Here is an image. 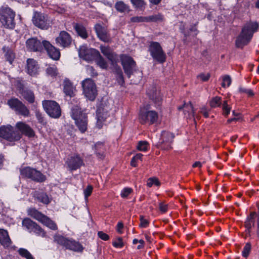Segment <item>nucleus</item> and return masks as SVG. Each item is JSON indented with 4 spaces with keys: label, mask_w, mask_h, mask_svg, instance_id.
<instances>
[{
    "label": "nucleus",
    "mask_w": 259,
    "mask_h": 259,
    "mask_svg": "<svg viewBox=\"0 0 259 259\" xmlns=\"http://www.w3.org/2000/svg\"><path fill=\"white\" fill-rule=\"evenodd\" d=\"M95 148L97 156L102 159L104 157L103 152L104 150V145L101 142H98L95 145Z\"/></svg>",
    "instance_id": "f704fd0d"
},
{
    "label": "nucleus",
    "mask_w": 259,
    "mask_h": 259,
    "mask_svg": "<svg viewBox=\"0 0 259 259\" xmlns=\"http://www.w3.org/2000/svg\"><path fill=\"white\" fill-rule=\"evenodd\" d=\"M93 191V187L91 185H88V187L84 190V194L85 199L91 194Z\"/></svg>",
    "instance_id": "5fc2aeb1"
},
{
    "label": "nucleus",
    "mask_w": 259,
    "mask_h": 259,
    "mask_svg": "<svg viewBox=\"0 0 259 259\" xmlns=\"http://www.w3.org/2000/svg\"><path fill=\"white\" fill-rule=\"evenodd\" d=\"M19 253L26 259H34L31 253L26 249L20 248L18 250Z\"/></svg>",
    "instance_id": "79ce46f5"
},
{
    "label": "nucleus",
    "mask_w": 259,
    "mask_h": 259,
    "mask_svg": "<svg viewBox=\"0 0 259 259\" xmlns=\"http://www.w3.org/2000/svg\"><path fill=\"white\" fill-rule=\"evenodd\" d=\"M19 93L29 103H34L35 97L32 91L26 88H22L19 90Z\"/></svg>",
    "instance_id": "b1692460"
},
{
    "label": "nucleus",
    "mask_w": 259,
    "mask_h": 259,
    "mask_svg": "<svg viewBox=\"0 0 259 259\" xmlns=\"http://www.w3.org/2000/svg\"><path fill=\"white\" fill-rule=\"evenodd\" d=\"M121 61L125 73L130 78L131 75L136 71V62L131 57L127 55H122Z\"/></svg>",
    "instance_id": "f8f14e48"
},
{
    "label": "nucleus",
    "mask_w": 259,
    "mask_h": 259,
    "mask_svg": "<svg viewBox=\"0 0 259 259\" xmlns=\"http://www.w3.org/2000/svg\"><path fill=\"white\" fill-rule=\"evenodd\" d=\"M83 93L87 98L91 101H94L97 95V90L94 81L90 78H87L82 81Z\"/></svg>",
    "instance_id": "6e6552de"
},
{
    "label": "nucleus",
    "mask_w": 259,
    "mask_h": 259,
    "mask_svg": "<svg viewBox=\"0 0 259 259\" xmlns=\"http://www.w3.org/2000/svg\"><path fill=\"white\" fill-rule=\"evenodd\" d=\"M87 70L92 76H94L97 75V73L95 71L94 68L92 66H88Z\"/></svg>",
    "instance_id": "69168bd1"
},
{
    "label": "nucleus",
    "mask_w": 259,
    "mask_h": 259,
    "mask_svg": "<svg viewBox=\"0 0 259 259\" xmlns=\"http://www.w3.org/2000/svg\"><path fill=\"white\" fill-rule=\"evenodd\" d=\"M0 137L12 142L20 140L21 134L11 125H3L0 127Z\"/></svg>",
    "instance_id": "0eeeda50"
},
{
    "label": "nucleus",
    "mask_w": 259,
    "mask_h": 259,
    "mask_svg": "<svg viewBox=\"0 0 259 259\" xmlns=\"http://www.w3.org/2000/svg\"><path fill=\"white\" fill-rule=\"evenodd\" d=\"M252 224H253V225H254V221H251V220L247 219V220L245 222V227L248 230H249L250 229H251V228L252 227Z\"/></svg>",
    "instance_id": "e2e57ef3"
},
{
    "label": "nucleus",
    "mask_w": 259,
    "mask_h": 259,
    "mask_svg": "<svg viewBox=\"0 0 259 259\" xmlns=\"http://www.w3.org/2000/svg\"><path fill=\"white\" fill-rule=\"evenodd\" d=\"M0 243L6 248L9 247L12 243L8 232L4 229H0Z\"/></svg>",
    "instance_id": "393cba45"
},
{
    "label": "nucleus",
    "mask_w": 259,
    "mask_h": 259,
    "mask_svg": "<svg viewBox=\"0 0 259 259\" xmlns=\"http://www.w3.org/2000/svg\"><path fill=\"white\" fill-rule=\"evenodd\" d=\"M78 54L80 58L88 62L95 60L100 56L98 51L94 49L88 48L85 46H81L79 48Z\"/></svg>",
    "instance_id": "ddd939ff"
},
{
    "label": "nucleus",
    "mask_w": 259,
    "mask_h": 259,
    "mask_svg": "<svg viewBox=\"0 0 259 259\" xmlns=\"http://www.w3.org/2000/svg\"><path fill=\"white\" fill-rule=\"evenodd\" d=\"M133 190L130 188H125L121 192V196L123 198L126 197L130 194L131 193Z\"/></svg>",
    "instance_id": "864d4df0"
},
{
    "label": "nucleus",
    "mask_w": 259,
    "mask_h": 259,
    "mask_svg": "<svg viewBox=\"0 0 259 259\" xmlns=\"http://www.w3.org/2000/svg\"><path fill=\"white\" fill-rule=\"evenodd\" d=\"M149 52L153 59L159 63H163L166 60V55L159 43L156 41L150 42Z\"/></svg>",
    "instance_id": "39448f33"
},
{
    "label": "nucleus",
    "mask_w": 259,
    "mask_h": 259,
    "mask_svg": "<svg viewBox=\"0 0 259 259\" xmlns=\"http://www.w3.org/2000/svg\"><path fill=\"white\" fill-rule=\"evenodd\" d=\"M44 41H40L35 37L29 38L26 42V48L31 51L41 52L44 49Z\"/></svg>",
    "instance_id": "dca6fc26"
},
{
    "label": "nucleus",
    "mask_w": 259,
    "mask_h": 259,
    "mask_svg": "<svg viewBox=\"0 0 259 259\" xmlns=\"http://www.w3.org/2000/svg\"><path fill=\"white\" fill-rule=\"evenodd\" d=\"M32 22L35 26L41 29H47L50 26L47 15L40 12H36L34 13Z\"/></svg>",
    "instance_id": "4468645a"
},
{
    "label": "nucleus",
    "mask_w": 259,
    "mask_h": 259,
    "mask_svg": "<svg viewBox=\"0 0 259 259\" xmlns=\"http://www.w3.org/2000/svg\"><path fill=\"white\" fill-rule=\"evenodd\" d=\"M97 64L99 65L101 68L103 69H106L107 68V64L105 60L100 56L96 58Z\"/></svg>",
    "instance_id": "37998d69"
},
{
    "label": "nucleus",
    "mask_w": 259,
    "mask_h": 259,
    "mask_svg": "<svg viewBox=\"0 0 259 259\" xmlns=\"http://www.w3.org/2000/svg\"><path fill=\"white\" fill-rule=\"evenodd\" d=\"M258 24L256 22H249L245 24L239 35L237 37L235 45L237 48H242L251 40L253 34L257 30Z\"/></svg>",
    "instance_id": "f257e3e1"
},
{
    "label": "nucleus",
    "mask_w": 259,
    "mask_h": 259,
    "mask_svg": "<svg viewBox=\"0 0 259 259\" xmlns=\"http://www.w3.org/2000/svg\"><path fill=\"white\" fill-rule=\"evenodd\" d=\"M98 235L99 238L102 239L103 240H108L109 239V236L106 234V233H104L102 231H99L98 233Z\"/></svg>",
    "instance_id": "052dcab7"
},
{
    "label": "nucleus",
    "mask_w": 259,
    "mask_h": 259,
    "mask_svg": "<svg viewBox=\"0 0 259 259\" xmlns=\"http://www.w3.org/2000/svg\"><path fill=\"white\" fill-rule=\"evenodd\" d=\"M2 50L5 54V56L7 60L8 61L10 64H12L15 58V54L13 51L9 47L6 46L3 47Z\"/></svg>",
    "instance_id": "2f4dec72"
},
{
    "label": "nucleus",
    "mask_w": 259,
    "mask_h": 259,
    "mask_svg": "<svg viewBox=\"0 0 259 259\" xmlns=\"http://www.w3.org/2000/svg\"><path fill=\"white\" fill-rule=\"evenodd\" d=\"M66 248L75 251H81L83 248L79 243L69 239Z\"/></svg>",
    "instance_id": "c756f323"
},
{
    "label": "nucleus",
    "mask_w": 259,
    "mask_h": 259,
    "mask_svg": "<svg viewBox=\"0 0 259 259\" xmlns=\"http://www.w3.org/2000/svg\"><path fill=\"white\" fill-rule=\"evenodd\" d=\"M34 196L36 200L45 204H48L50 202V199L49 196L45 193L35 192Z\"/></svg>",
    "instance_id": "7c9ffc66"
},
{
    "label": "nucleus",
    "mask_w": 259,
    "mask_h": 259,
    "mask_svg": "<svg viewBox=\"0 0 259 259\" xmlns=\"http://www.w3.org/2000/svg\"><path fill=\"white\" fill-rule=\"evenodd\" d=\"M66 163L71 170H75L83 164L81 158L78 155H74L70 157L66 161Z\"/></svg>",
    "instance_id": "6ab92c4d"
},
{
    "label": "nucleus",
    "mask_w": 259,
    "mask_h": 259,
    "mask_svg": "<svg viewBox=\"0 0 259 259\" xmlns=\"http://www.w3.org/2000/svg\"><path fill=\"white\" fill-rule=\"evenodd\" d=\"M44 47L50 58L55 60L59 59L60 56L59 50L52 46L49 41L45 40L44 41Z\"/></svg>",
    "instance_id": "a211bd4d"
},
{
    "label": "nucleus",
    "mask_w": 259,
    "mask_h": 259,
    "mask_svg": "<svg viewBox=\"0 0 259 259\" xmlns=\"http://www.w3.org/2000/svg\"><path fill=\"white\" fill-rule=\"evenodd\" d=\"M76 31L78 34L83 38H86L88 37V34L85 28L80 25L76 24L75 26Z\"/></svg>",
    "instance_id": "4c0bfd02"
},
{
    "label": "nucleus",
    "mask_w": 259,
    "mask_h": 259,
    "mask_svg": "<svg viewBox=\"0 0 259 259\" xmlns=\"http://www.w3.org/2000/svg\"><path fill=\"white\" fill-rule=\"evenodd\" d=\"M159 208L161 212L163 213L165 212L167 209V205L163 203V202H160L159 205Z\"/></svg>",
    "instance_id": "680f3d73"
},
{
    "label": "nucleus",
    "mask_w": 259,
    "mask_h": 259,
    "mask_svg": "<svg viewBox=\"0 0 259 259\" xmlns=\"http://www.w3.org/2000/svg\"><path fill=\"white\" fill-rule=\"evenodd\" d=\"M47 73L51 76H55L57 74V69L55 67H49L47 69Z\"/></svg>",
    "instance_id": "09e8293b"
},
{
    "label": "nucleus",
    "mask_w": 259,
    "mask_h": 259,
    "mask_svg": "<svg viewBox=\"0 0 259 259\" xmlns=\"http://www.w3.org/2000/svg\"><path fill=\"white\" fill-rule=\"evenodd\" d=\"M115 8L120 13L128 12L130 11L129 6L122 1L117 2L115 4Z\"/></svg>",
    "instance_id": "473e14b6"
},
{
    "label": "nucleus",
    "mask_w": 259,
    "mask_h": 259,
    "mask_svg": "<svg viewBox=\"0 0 259 259\" xmlns=\"http://www.w3.org/2000/svg\"><path fill=\"white\" fill-rule=\"evenodd\" d=\"M158 118V112L153 110L150 105L145 107L140 115V122L142 124H152L157 122Z\"/></svg>",
    "instance_id": "20e7f679"
},
{
    "label": "nucleus",
    "mask_w": 259,
    "mask_h": 259,
    "mask_svg": "<svg viewBox=\"0 0 259 259\" xmlns=\"http://www.w3.org/2000/svg\"><path fill=\"white\" fill-rule=\"evenodd\" d=\"M221 104L222 99L218 96L212 98L209 101V105L211 108L220 107Z\"/></svg>",
    "instance_id": "58836bf2"
},
{
    "label": "nucleus",
    "mask_w": 259,
    "mask_h": 259,
    "mask_svg": "<svg viewBox=\"0 0 259 259\" xmlns=\"http://www.w3.org/2000/svg\"><path fill=\"white\" fill-rule=\"evenodd\" d=\"M113 245L115 247H122L123 246L122 238L119 237L116 241L113 242Z\"/></svg>",
    "instance_id": "bf43d9fd"
},
{
    "label": "nucleus",
    "mask_w": 259,
    "mask_h": 259,
    "mask_svg": "<svg viewBox=\"0 0 259 259\" xmlns=\"http://www.w3.org/2000/svg\"><path fill=\"white\" fill-rule=\"evenodd\" d=\"M35 114L37 120H38L39 122L43 123L44 121V119L41 113H40L39 111H36Z\"/></svg>",
    "instance_id": "0e129e2a"
},
{
    "label": "nucleus",
    "mask_w": 259,
    "mask_h": 259,
    "mask_svg": "<svg viewBox=\"0 0 259 259\" xmlns=\"http://www.w3.org/2000/svg\"><path fill=\"white\" fill-rule=\"evenodd\" d=\"M64 92L67 96L72 97L74 96L75 89L72 83L68 79H65L63 82Z\"/></svg>",
    "instance_id": "c85d7f7f"
},
{
    "label": "nucleus",
    "mask_w": 259,
    "mask_h": 259,
    "mask_svg": "<svg viewBox=\"0 0 259 259\" xmlns=\"http://www.w3.org/2000/svg\"><path fill=\"white\" fill-rule=\"evenodd\" d=\"M20 171L23 176L37 182H42L46 179V176L40 171L29 166L22 168Z\"/></svg>",
    "instance_id": "9d476101"
},
{
    "label": "nucleus",
    "mask_w": 259,
    "mask_h": 259,
    "mask_svg": "<svg viewBox=\"0 0 259 259\" xmlns=\"http://www.w3.org/2000/svg\"><path fill=\"white\" fill-rule=\"evenodd\" d=\"M200 112L204 116V117H208V113L206 111V109L205 107L201 108Z\"/></svg>",
    "instance_id": "774afa93"
},
{
    "label": "nucleus",
    "mask_w": 259,
    "mask_h": 259,
    "mask_svg": "<svg viewBox=\"0 0 259 259\" xmlns=\"http://www.w3.org/2000/svg\"><path fill=\"white\" fill-rule=\"evenodd\" d=\"M22 225L30 232H33L37 234H40L42 230L36 223L31 221L30 219L26 218L23 220Z\"/></svg>",
    "instance_id": "aec40b11"
},
{
    "label": "nucleus",
    "mask_w": 259,
    "mask_h": 259,
    "mask_svg": "<svg viewBox=\"0 0 259 259\" xmlns=\"http://www.w3.org/2000/svg\"><path fill=\"white\" fill-rule=\"evenodd\" d=\"M222 109L223 110V114L225 116H228L230 112L231 107L228 106L227 101L223 102Z\"/></svg>",
    "instance_id": "a18cd8bd"
},
{
    "label": "nucleus",
    "mask_w": 259,
    "mask_h": 259,
    "mask_svg": "<svg viewBox=\"0 0 259 259\" xmlns=\"http://www.w3.org/2000/svg\"><path fill=\"white\" fill-rule=\"evenodd\" d=\"M223 82L222 83V85L223 87L225 88L227 85L229 87L231 83V79L229 75H225L223 78Z\"/></svg>",
    "instance_id": "8fccbe9b"
},
{
    "label": "nucleus",
    "mask_w": 259,
    "mask_h": 259,
    "mask_svg": "<svg viewBox=\"0 0 259 259\" xmlns=\"http://www.w3.org/2000/svg\"><path fill=\"white\" fill-rule=\"evenodd\" d=\"M17 128L26 136L32 137L34 136L33 130L27 124L23 122H18L16 124Z\"/></svg>",
    "instance_id": "412c9836"
},
{
    "label": "nucleus",
    "mask_w": 259,
    "mask_h": 259,
    "mask_svg": "<svg viewBox=\"0 0 259 259\" xmlns=\"http://www.w3.org/2000/svg\"><path fill=\"white\" fill-rule=\"evenodd\" d=\"M17 128L26 136L32 137L34 136L33 130L27 124L23 122H18L16 124Z\"/></svg>",
    "instance_id": "4be33fe9"
},
{
    "label": "nucleus",
    "mask_w": 259,
    "mask_h": 259,
    "mask_svg": "<svg viewBox=\"0 0 259 259\" xmlns=\"http://www.w3.org/2000/svg\"><path fill=\"white\" fill-rule=\"evenodd\" d=\"M57 45L63 48L68 47L71 44L72 39L70 34L65 31H62L56 38Z\"/></svg>",
    "instance_id": "f3484780"
},
{
    "label": "nucleus",
    "mask_w": 259,
    "mask_h": 259,
    "mask_svg": "<svg viewBox=\"0 0 259 259\" xmlns=\"http://www.w3.org/2000/svg\"><path fill=\"white\" fill-rule=\"evenodd\" d=\"M106 118V114L97 111V125L100 128L102 126L103 122Z\"/></svg>",
    "instance_id": "e433bc0d"
},
{
    "label": "nucleus",
    "mask_w": 259,
    "mask_h": 259,
    "mask_svg": "<svg viewBox=\"0 0 259 259\" xmlns=\"http://www.w3.org/2000/svg\"><path fill=\"white\" fill-rule=\"evenodd\" d=\"M210 74L209 73H200L198 75V78H200L203 81H207L210 78Z\"/></svg>",
    "instance_id": "6e6d98bb"
},
{
    "label": "nucleus",
    "mask_w": 259,
    "mask_h": 259,
    "mask_svg": "<svg viewBox=\"0 0 259 259\" xmlns=\"http://www.w3.org/2000/svg\"><path fill=\"white\" fill-rule=\"evenodd\" d=\"M148 143L146 141H140L138 143L137 148L140 151H145L147 150Z\"/></svg>",
    "instance_id": "de8ad7c7"
},
{
    "label": "nucleus",
    "mask_w": 259,
    "mask_h": 259,
    "mask_svg": "<svg viewBox=\"0 0 259 259\" xmlns=\"http://www.w3.org/2000/svg\"><path fill=\"white\" fill-rule=\"evenodd\" d=\"M95 31L99 38L104 42H108L110 40L106 29L99 24H97L94 27Z\"/></svg>",
    "instance_id": "5701e85b"
},
{
    "label": "nucleus",
    "mask_w": 259,
    "mask_h": 259,
    "mask_svg": "<svg viewBox=\"0 0 259 259\" xmlns=\"http://www.w3.org/2000/svg\"><path fill=\"white\" fill-rule=\"evenodd\" d=\"M131 2L133 6L137 8H142L144 5L143 0H131Z\"/></svg>",
    "instance_id": "3c124183"
},
{
    "label": "nucleus",
    "mask_w": 259,
    "mask_h": 259,
    "mask_svg": "<svg viewBox=\"0 0 259 259\" xmlns=\"http://www.w3.org/2000/svg\"><path fill=\"white\" fill-rule=\"evenodd\" d=\"M251 250V244L250 243H246L245 246L243 248L242 252V255L243 256L246 257L248 256Z\"/></svg>",
    "instance_id": "c03bdc74"
},
{
    "label": "nucleus",
    "mask_w": 259,
    "mask_h": 259,
    "mask_svg": "<svg viewBox=\"0 0 259 259\" xmlns=\"http://www.w3.org/2000/svg\"><path fill=\"white\" fill-rule=\"evenodd\" d=\"M131 20L133 22H147V17L142 16L133 17L131 18Z\"/></svg>",
    "instance_id": "603ef678"
},
{
    "label": "nucleus",
    "mask_w": 259,
    "mask_h": 259,
    "mask_svg": "<svg viewBox=\"0 0 259 259\" xmlns=\"http://www.w3.org/2000/svg\"><path fill=\"white\" fill-rule=\"evenodd\" d=\"M178 109H183L184 113L187 118H190L195 116L193 107L191 102L185 103L183 106L179 107Z\"/></svg>",
    "instance_id": "a878e982"
},
{
    "label": "nucleus",
    "mask_w": 259,
    "mask_h": 259,
    "mask_svg": "<svg viewBox=\"0 0 259 259\" xmlns=\"http://www.w3.org/2000/svg\"><path fill=\"white\" fill-rule=\"evenodd\" d=\"M54 238L55 242L66 247L69 239L59 235L54 236Z\"/></svg>",
    "instance_id": "c9c22d12"
},
{
    "label": "nucleus",
    "mask_w": 259,
    "mask_h": 259,
    "mask_svg": "<svg viewBox=\"0 0 259 259\" xmlns=\"http://www.w3.org/2000/svg\"><path fill=\"white\" fill-rule=\"evenodd\" d=\"M147 94L149 95L150 98L153 101L159 103L161 100V97L159 92H157L153 88L152 91H147Z\"/></svg>",
    "instance_id": "72a5a7b5"
},
{
    "label": "nucleus",
    "mask_w": 259,
    "mask_h": 259,
    "mask_svg": "<svg viewBox=\"0 0 259 259\" xmlns=\"http://www.w3.org/2000/svg\"><path fill=\"white\" fill-rule=\"evenodd\" d=\"M8 105L15 111L25 117H28L30 115V112L27 107L18 99L14 98L8 101Z\"/></svg>",
    "instance_id": "9b49d317"
},
{
    "label": "nucleus",
    "mask_w": 259,
    "mask_h": 259,
    "mask_svg": "<svg viewBox=\"0 0 259 259\" xmlns=\"http://www.w3.org/2000/svg\"><path fill=\"white\" fill-rule=\"evenodd\" d=\"M43 107L47 114L51 117L58 118L61 114L59 105L55 101L45 100L42 102Z\"/></svg>",
    "instance_id": "1a4fd4ad"
},
{
    "label": "nucleus",
    "mask_w": 259,
    "mask_h": 259,
    "mask_svg": "<svg viewBox=\"0 0 259 259\" xmlns=\"http://www.w3.org/2000/svg\"><path fill=\"white\" fill-rule=\"evenodd\" d=\"M15 13L8 7L0 9V22L6 28L13 29L15 26Z\"/></svg>",
    "instance_id": "7ed1b4c3"
},
{
    "label": "nucleus",
    "mask_w": 259,
    "mask_h": 259,
    "mask_svg": "<svg viewBox=\"0 0 259 259\" xmlns=\"http://www.w3.org/2000/svg\"><path fill=\"white\" fill-rule=\"evenodd\" d=\"M147 22H159L163 20V16L160 14L147 17Z\"/></svg>",
    "instance_id": "ea45409f"
},
{
    "label": "nucleus",
    "mask_w": 259,
    "mask_h": 259,
    "mask_svg": "<svg viewBox=\"0 0 259 259\" xmlns=\"http://www.w3.org/2000/svg\"><path fill=\"white\" fill-rule=\"evenodd\" d=\"M100 48L101 52L111 62L113 65L116 62V55L111 51L109 47L101 46Z\"/></svg>",
    "instance_id": "bb28decb"
},
{
    "label": "nucleus",
    "mask_w": 259,
    "mask_h": 259,
    "mask_svg": "<svg viewBox=\"0 0 259 259\" xmlns=\"http://www.w3.org/2000/svg\"><path fill=\"white\" fill-rule=\"evenodd\" d=\"M116 78L119 84L122 85L124 81L123 76V73L120 68L116 69Z\"/></svg>",
    "instance_id": "a19ab883"
},
{
    "label": "nucleus",
    "mask_w": 259,
    "mask_h": 259,
    "mask_svg": "<svg viewBox=\"0 0 259 259\" xmlns=\"http://www.w3.org/2000/svg\"><path fill=\"white\" fill-rule=\"evenodd\" d=\"M28 213L30 216L41 222L51 229L55 230L57 229L56 224L53 221L35 208H30L28 209Z\"/></svg>",
    "instance_id": "423d86ee"
},
{
    "label": "nucleus",
    "mask_w": 259,
    "mask_h": 259,
    "mask_svg": "<svg viewBox=\"0 0 259 259\" xmlns=\"http://www.w3.org/2000/svg\"><path fill=\"white\" fill-rule=\"evenodd\" d=\"M153 184H155V185L158 186L160 185V182L158 181V180L157 179H156V178H149L148 180V182H147V186L149 187H152V186Z\"/></svg>",
    "instance_id": "49530a36"
},
{
    "label": "nucleus",
    "mask_w": 259,
    "mask_h": 259,
    "mask_svg": "<svg viewBox=\"0 0 259 259\" xmlns=\"http://www.w3.org/2000/svg\"><path fill=\"white\" fill-rule=\"evenodd\" d=\"M239 90L241 93H246L249 96H252L253 95V92L250 89H246L243 87H240Z\"/></svg>",
    "instance_id": "13d9d810"
},
{
    "label": "nucleus",
    "mask_w": 259,
    "mask_h": 259,
    "mask_svg": "<svg viewBox=\"0 0 259 259\" xmlns=\"http://www.w3.org/2000/svg\"><path fill=\"white\" fill-rule=\"evenodd\" d=\"M71 116L75 120V122L79 131L84 133L87 129V116L85 113L81 111L80 107L74 106L71 108Z\"/></svg>",
    "instance_id": "f03ea898"
},
{
    "label": "nucleus",
    "mask_w": 259,
    "mask_h": 259,
    "mask_svg": "<svg viewBox=\"0 0 259 259\" xmlns=\"http://www.w3.org/2000/svg\"><path fill=\"white\" fill-rule=\"evenodd\" d=\"M140 226L141 227L145 228L148 225L149 222L148 221V220L145 219L143 215L140 216Z\"/></svg>",
    "instance_id": "4d7b16f0"
},
{
    "label": "nucleus",
    "mask_w": 259,
    "mask_h": 259,
    "mask_svg": "<svg viewBox=\"0 0 259 259\" xmlns=\"http://www.w3.org/2000/svg\"><path fill=\"white\" fill-rule=\"evenodd\" d=\"M123 228V223L122 222H119L117 225V228H116L117 231L120 234L122 233V229Z\"/></svg>",
    "instance_id": "338daca9"
},
{
    "label": "nucleus",
    "mask_w": 259,
    "mask_h": 259,
    "mask_svg": "<svg viewBox=\"0 0 259 259\" xmlns=\"http://www.w3.org/2000/svg\"><path fill=\"white\" fill-rule=\"evenodd\" d=\"M37 62L33 59H28L27 61V70L30 75H35L37 72Z\"/></svg>",
    "instance_id": "cd10ccee"
},
{
    "label": "nucleus",
    "mask_w": 259,
    "mask_h": 259,
    "mask_svg": "<svg viewBox=\"0 0 259 259\" xmlns=\"http://www.w3.org/2000/svg\"><path fill=\"white\" fill-rule=\"evenodd\" d=\"M175 136L173 134L162 131L161 138L157 145V147L162 149L168 150L171 148L170 144L172 142Z\"/></svg>",
    "instance_id": "2eb2a0df"
}]
</instances>
